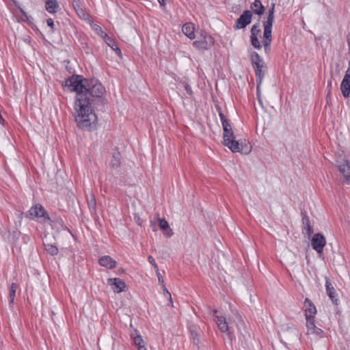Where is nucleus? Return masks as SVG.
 Instances as JSON below:
<instances>
[{
  "label": "nucleus",
  "mask_w": 350,
  "mask_h": 350,
  "mask_svg": "<svg viewBox=\"0 0 350 350\" xmlns=\"http://www.w3.org/2000/svg\"><path fill=\"white\" fill-rule=\"evenodd\" d=\"M252 13L250 10H245L237 20L234 28L237 29H243L251 23Z\"/></svg>",
  "instance_id": "1a4fd4ad"
},
{
  "label": "nucleus",
  "mask_w": 350,
  "mask_h": 350,
  "mask_svg": "<svg viewBox=\"0 0 350 350\" xmlns=\"http://www.w3.org/2000/svg\"><path fill=\"white\" fill-rule=\"evenodd\" d=\"M111 167L115 170H118L121 165L120 154L118 151L113 153L112 159L110 162Z\"/></svg>",
  "instance_id": "aec40b11"
},
{
  "label": "nucleus",
  "mask_w": 350,
  "mask_h": 350,
  "mask_svg": "<svg viewBox=\"0 0 350 350\" xmlns=\"http://www.w3.org/2000/svg\"><path fill=\"white\" fill-rule=\"evenodd\" d=\"M148 262L152 265H154V264H156V262L154 260V259L153 258V257L152 256H149L148 257Z\"/></svg>",
  "instance_id": "37998d69"
},
{
  "label": "nucleus",
  "mask_w": 350,
  "mask_h": 350,
  "mask_svg": "<svg viewBox=\"0 0 350 350\" xmlns=\"http://www.w3.org/2000/svg\"><path fill=\"white\" fill-rule=\"evenodd\" d=\"M251 8L254 12L259 16H261L265 12V7L262 4L260 0H255L251 5Z\"/></svg>",
  "instance_id": "412c9836"
},
{
  "label": "nucleus",
  "mask_w": 350,
  "mask_h": 350,
  "mask_svg": "<svg viewBox=\"0 0 350 350\" xmlns=\"http://www.w3.org/2000/svg\"><path fill=\"white\" fill-rule=\"evenodd\" d=\"M191 337L193 340V342L196 343V344H198L199 342V339H198V334L197 333V332H196L195 330H191Z\"/></svg>",
  "instance_id": "72a5a7b5"
},
{
  "label": "nucleus",
  "mask_w": 350,
  "mask_h": 350,
  "mask_svg": "<svg viewBox=\"0 0 350 350\" xmlns=\"http://www.w3.org/2000/svg\"><path fill=\"white\" fill-rule=\"evenodd\" d=\"M343 80L350 81V70L347 69L346 70Z\"/></svg>",
  "instance_id": "a19ab883"
},
{
  "label": "nucleus",
  "mask_w": 350,
  "mask_h": 350,
  "mask_svg": "<svg viewBox=\"0 0 350 350\" xmlns=\"http://www.w3.org/2000/svg\"><path fill=\"white\" fill-rule=\"evenodd\" d=\"M72 7L75 9L77 15L81 18H86L87 14L82 7V1L81 0H73L72 1Z\"/></svg>",
  "instance_id": "f3484780"
},
{
  "label": "nucleus",
  "mask_w": 350,
  "mask_h": 350,
  "mask_svg": "<svg viewBox=\"0 0 350 350\" xmlns=\"http://www.w3.org/2000/svg\"><path fill=\"white\" fill-rule=\"evenodd\" d=\"M219 117L223 126V131H232V127L225 115L219 112Z\"/></svg>",
  "instance_id": "bb28decb"
},
{
  "label": "nucleus",
  "mask_w": 350,
  "mask_h": 350,
  "mask_svg": "<svg viewBox=\"0 0 350 350\" xmlns=\"http://www.w3.org/2000/svg\"><path fill=\"white\" fill-rule=\"evenodd\" d=\"M99 264L100 266L105 267L109 269H114L117 262L109 256H103L99 259Z\"/></svg>",
  "instance_id": "4468645a"
},
{
  "label": "nucleus",
  "mask_w": 350,
  "mask_h": 350,
  "mask_svg": "<svg viewBox=\"0 0 350 350\" xmlns=\"http://www.w3.org/2000/svg\"><path fill=\"white\" fill-rule=\"evenodd\" d=\"M163 288V291H164V294L167 296L169 297V299H170V303H172V297H171V294L168 291V290L166 288V287L165 286V285L162 286Z\"/></svg>",
  "instance_id": "ea45409f"
},
{
  "label": "nucleus",
  "mask_w": 350,
  "mask_h": 350,
  "mask_svg": "<svg viewBox=\"0 0 350 350\" xmlns=\"http://www.w3.org/2000/svg\"><path fill=\"white\" fill-rule=\"evenodd\" d=\"M108 284L111 286L114 293H120L125 291L126 284L125 282L118 278H109Z\"/></svg>",
  "instance_id": "9d476101"
},
{
  "label": "nucleus",
  "mask_w": 350,
  "mask_h": 350,
  "mask_svg": "<svg viewBox=\"0 0 350 350\" xmlns=\"http://www.w3.org/2000/svg\"><path fill=\"white\" fill-rule=\"evenodd\" d=\"M216 323L221 332L227 333L231 341L238 340V343L243 348L248 347L247 338L250 337V334L246 332L245 323L237 311L234 314L233 319L229 318L228 321L225 317H217Z\"/></svg>",
  "instance_id": "f03ea898"
},
{
  "label": "nucleus",
  "mask_w": 350,
  "mask_h": 350,
  "mask_svg": "<svg viewBox=\"0 0 350 350\" xmlns=\"http://www.w3.org/2000/svg\"><path fill=\"white\" fill-rule=\"evenodd\" d=\"M251 61L256 77L257 93L258 94L260 85L262 83V78L264 77L262 69L264 67L265 64L262 58L256 52H253L251 54Z\"/></svg>",
  "instance_id": "7ed1b4c3"
},
{
  "label": "nucleus",
  "mask_w": 350,
  "mask_h": 350,
  "mask_svg": "<svg viewBox=\"0 0 350 350\" xmlns=\"http://www.w3.org/2000/svg\"><path fill=\"white\" fill-rule=\"evenodd\" d=\"M325 287H326V292L327 295L329 297L332 302L337 305L338 304V299H337V293L336 292V290L332 285V283L329 280V279L326 277L325 278Z\"/></svg>",
  "instance_id": "ddd939ff"
},
{
  "label": "nucleus",
  "mask_w": 350,
  "mask_h": 350,
  "mask_svg": "<svg viewBox=\"0 0 350 350\" xmlns=\"http://www.w3.org/2000/svg\"><path fill=\"white\" fill-rule=\"evenodd\" d=\"M104 40H105V42L107 44V45L109 46H110L111 48V49H113L119 57L122 56V53H121L120 49L117 46L116 43L112 38H111L108 36Z\"/></svg>",
  "instance_id": "4be33fe9"
},
{
  "label": "nucleus",
  "mask_w": 350,
  "mask_h": 350,
  "mask_svg": "<svg viewBox=\"0 0 350 350\" xmlns=\"http://www.w3.org/2000/svg\"><path fill=\"white\" fill-rule=\"evenodd\" d=\"M349 46V53H350V45H348Z\"/></svg>",
  "instance_id": "603ef678"
},
{
  "label": "nucleus",
  "mask_w": 350,
  "mask_h": 350,
  "mask_svg": "<svg viewBox=\"0 0 350 350\" xmlns=\"http://www.w3.org/2000/svg\"><path fill=\"white\" fill-rule=\"evenodd\" d=\"M328 86H329V87H331V86H332V81H329L328 82Z\"/></svg>",
  "instance_id": "8fccbe9b"
},
{
  "label": "nucleus",
  "mask_w": 350,
  "mask_h": 350,
  "mask_svg": "<svg viewBox=\"0 0 350 350\" xmlns=\"http://www.w3.org/2000/svg\"><path fill=\"white\" fill-rule=\"evenodd\" d=\"M46 24L49 27L51 28L52 31H54V21L52 18H48L46 20Z\"/></svg>",
  "instance_id": "e433bc0d"
},
{
  "label": "nucleus",
  "mask_w": 350,
  "mask_h": 350,
  "mask_svg": "<svg viewBox=\"0 0 350 350\" xmlns=\"http://www.w3.org/2000/svg\"><path fill=\"white\" fill-rule=\"evenodd\" d=\"M261 29L260 27V23L254 25L251 29V37H258L260 36Z\"/></svg>",
  "instance_id": "c756f323"
},
{
  "label": "nucleus",
  "mask_w": 350,
  "mask_h": 350,
  "mask_svg": "<svg viewBox=\"0 0 350 350\" xmlns=\"http://www.w3.org/2000/svg\"><path fill=\"white\" fill-rule=\"evenodd\" d=\"M304 308L306 319H314L317 314V309L315 306L308 298L305 299Z\"/></svg>",
  "instance_id": "9b49d317"
},
{
  "label": "nucleus",
  "mask_w": 350,
  "mask_h": 350,
  "mask_svg": "<svg viewBox=\"0 0 350 350\" xmlns=\"http://www.w3.org/2000/svg\"><path fill=\"white\" fill-rule=\"evenodd\" d=\"M217 312L218 311L216 309L213 310V314H214V316L215 317L216 319H217V317H219L218 315H217Z\"/></svg>",
  "instance_id": "09e8293b"
},
{
  "label": "nucleus",
  "mask_w": 350,
  "mask_h": 350,
  "mask_svg": "<svg viewBox=\"0 0 350 350\" xmlns=\"http://www.w3.org/2000/svg\"><path fill=\"white\" fill-rule=\"evenodd\" d=\"M157 275L159 284H161L162 286H163L164 285V281H163V277H162L161 274L160 273H158L157 274Z\"/></svg>",
  "instance_id": "79ce46f5"
},
{
  "label": "nucleus",
  "mask_w": 350,
  "mask_h": 350,
  "mask_svg": "<svg viewBox=\"0 0 350 350\" xmlns=\"http://www.w3.org/2000/svg\"><path fill=\"white\" fill-rule=\"evenodd\" d=\"M326 241L324 236L320 233L314 234L312 240L311 245L312 248L319 254L323 252V247L325 245Z\"/></svg>",
  "instance_id": "6e6552de"
},
{
  "label": "nucleus",
  "mask_w": 350,
  "mask_h": 350,
  "mask_svg": "<svg viewBox=\"0 0 350 350\" xmlns=\"http://www.w3.org/2000/svg\"><path fill=\"white\" fill-rule=\"evenodd\" d=\"M307 334L319 336L322 334L321 329L317 327L314 324V319H306Z\"/></svg>",
  "instance_id": "f8f14e48"
},
{
  "label": "nucleus",
  "mask_w": 350,
  "mask_h": 350,
  "mask_svg": "<svg viewBox=\"0 0 350 350\" xmlns=\"http://www.w3.org/2000/svg\"><path fill=\"white\" fill-rule=\"evenodd\" d=\"M65 87L77 93V114L75 121L81 129H96L97 117L93 107L107 103L102 96L105 87L95 79H87L81 75H72L65 81Z\"/></svg>",
  "instance_id": "f257e3e1"
},
{
  "label": "nucleus",
  "mask_w": 350,
  "mask_h": 350,
  "mask_svg": "<svg viewBox=\"0 0 350 350\" xmlns=\"http://www.w3.org/2000/svg\"><path fill=\"white\" fill-rule=\"evenodd\" d=\"M275 4L274 3H272L269 8L268 12H267V17L266 21H274V12H275Z\"/></svg>",
  "instance_id": "c85d7f7f"
},
{
  "label": "nucleus",
  "mask_w": 350,
  "mask_h": 350,
  "mask_svg": "<svg viewBox=\"0 0 350 350\" xmlns=\"http://www.w3.org/2000/svg\"><path fill=\"white\" fill-rule=\"evenodd\" d=\"M93 29L97 33L98 35L100 36L104 39L108 36V35L104 32L101 27L98 25H94Z\"/></svg>",
  "instance_id": "2f4dec72"
},
{
  "label": "nucleus",
  "mask_w": 350,
  "mask_h": 350,
  "mask_svg": "<svg viewBox=\"0 0 350 350\" xmlns=\"http://www.w3.org/2000/svg\"><path fill=\"white\" fill-rule=\"evenodd\" d=\"M340 90L342 96L345 98H347L350 95V81L343 80L340 84Z\"/></svg>",
  "instance_id": "5701e85b"
},
{
  "label": "nucleus",
  "mask_w": 350,
  "mask_h": 350,
  "mask_svg": "<svg viewBox=\"0 0 350 350\" xmlns=\"http://www.w3.org/2000/svg\"><path fill=\"white\" fill-rule=\"evenodd\" d=\"M152 266L154 267V269H155V271H156L157 274L158 273H160V272H159V267H158V266H157V263H156V264H154V265H152Z\"/></svg>",
  "instance_id": "a18cd8bd"
},
{
  "label": "nucleus",
  "mask_w": 350,
  "mask_h": 350,
  "mask_svg": "<svg viewBox=\"0 0 350 350\" xmlns=\"http://www.w3.org/2000/svg\"><path fill=\"white\" fill-rule=\"evenodd\" d=\"M262 44L264 46L265 53H268L270 51V46H271V42L262 41Z\"/></svg>",
  "instance_id": "f704fd0d"
},
{
  "label": "nucleus",
  "mask_w": 350,
  "mask_h": 350,
  "mask_svg": "<svg viewBox=\"0 0 350 350\" xmlns=\"http://www.w3.org/2000/svg\"><path fill=\"white\" fill-rule=\"evenodd\" d=\"M134 220L139 226L142 225L143 221L137 214L134 215Z\"/></svg>",
  "instance_id": "4c0bfd02"
},
{
  "label": "nucleus",
  "mask_w": 350,
  "mask_h": 350,
  "mask_svg": "<svg viewBox=\"0 0 350 350\" xmlns=\"http://www.w3.org/2000/svg\"><path fill=\"white\" fill-rule=\"evenodd\" d=\"M131 336H132L133 342L137 347H139V346H142V345H144V340H143V338H142V336L140 334H137L135 336H133L132 335Z\"/></svg>",
  "instance_id": "7c9ffc66"
},
{
  "label": "nucleus",
  "mask_w": 350,
  "mask_h": 350,
  "mask_svg": "<svg viewBox=\"0 0 350 350\" xmlns=\"http://www.w3.org/2000/svg\"><path fill=\"white\" fill-rule=\"evenodd\" d=\"M303 224L304 225V230H306V234L308 236H310L313 233V227L310 224L308 217L306 215H304L303 218Z\"/></svg>",
  "instance_id": "393cba45"
},
{
  "label": "nucleus",
  "mask_w": 350,
  "mask_h": 350,
  "mask_svg": "<svg viewBox=\"0 0 350 350\" xmlns=\"http://www.w3.org/2000/svg\"><path fill=\"white\" fill-rule=\"evenodd\" d=\"M152 266L154 267V269H155V271H156L157 274L158 273H160V272H159V267H158V266H157V263H156V264H154V265H152Z\"/></svg>",
  "instance_id": "49530a36"
},
{
  "label": "nucleus",
  "mask_w": 350,
  "mask_h": 350,
  "mask_svg": "<svg viewBox=\"0 0 350 350\" xmlns=\"http://www.w3.org/2000/svg\"><path fill=\"white\" fill-rule=\"evenodd\" d=\"M202 38L196 40L193 42V45L201 50H207L211 47L214 43L213 38L206 33L202 34Z\"/></svg>",
  "instance_id": "0eeeda50"
},
{
  "label": "nucleus",
  "mask_w": 350,
  "mask_h": 350,
  "mask_svg": "<svg viewBox=\"0 0 350 350\" xmlns=\"http://www.w3.org/2000/svg\"><path fill=\"white\" fill-rule=\"evenodd\" d=\"M158 2L161 6H163L165 5V0H158Z\"/></svg>",
  "instance_id": "c03bdc74"
},
{
  "label": "nucleus",
  "mask_w": 350,
  "mask_h": 350,
  "mask_svg": "<svg viewBox=\"0 0 350 350\" xmlns=\"http://www.w3.org/2000/svg\"><path fill=\"white\" fill-rule=\"evenodd\" d=\"M336 166L343 176L344 181L350 185V161L344 158H341V155L336 160Z\"/></svg>",
  "instance_id": "39448f33"
},
{
  "label": "nucleus",
  "mask_w": 350,
  "mask_h": 350,
  "mask_svg": "<svg viewBox=\"0 0 350 350\" xmlns=\"http://www.w3.org/2000/svg\"><path fill=\"white\" fill-rule=\"evenodd\" d=\"M59 4L57 0H46L45 9L51 14H55L59 10Z\"/></svg>",
  "instance_id": "a211bd4d"
},
{
  "label": "nucleus",
  "mask_w": 350,
  "mask_h": 350,
  "mask_svg": "<svg viewBox=\"0 0 350 350\" xmlns=\"http://www.w3.org/2000/svg\"><path fill=\"white\" fill-rule=\"evenodd\" d=\"M349 70H350V60L349 61V63H348V68Z\"/></svg>",
  "instance_id": "3c124183"
},
{
  "label": "nucleus",
  "mask_w": 350,
  "mask_h": 350,
  "mask_svg": "<svg viewBox=\"0 0 350 350\" xmlns=\"http://www.w3.org/2000/svg\"><path fill=\"white\" fill-rule=\"evenodd\" d=\"M184 88H185V91L187 92V93L189 95H191L192 94L193 92H192L191 86L189 84L185 83L184 84Z\"/></svg>",
  "instance_id": "58836bf2"
},
{
  "label": "nucleus",
  "mask_w": 350,
  "mask_h": 350,
  "mask_svg": "<svg viewBox=\"0 0 350 350\" xmlns=\"http://www.w3.org/2000/svg\"><path fill=\"white\" fill-rule=\"evenodd\" d=\"M340 155H341V158H344L345 157V159H347V156L345 154L344 151L342 150H339L336 153V161L340 157Z\"/></svg>",
  "instance_id": "c9c22d12"
},
{
  "label": "nucleus",
  "mask_w": 350,
  "mask_h": 350,
  "mask_svg": "<svg viewBox=\"0 0 350 350\" xmlns=\"http://www.w3.org/2000/svg\"><path fill=\"white\" fill-rule=\"evenodd\" d=\"M29 214L41 222L49 221L48 213L41 204H36L29 211Z\"/></svg>",
  "instance_id": "423d86ee"
},
{
  "label": "nucleus",
  "mask_w": 350,
  "mask_h": 350,
  "mask_svg": "<svg viewBox=\"0 0 350 350\" xmlns=\"http://www.w3.org/2000/svg\"><path fill=\"white\" fill-rule=\"evenodd\" d=\"M223 144L228 146L233 152L243 150V142L236 140L233 133H224Z\"/></svg>",
  "instance_id": "20e7f679"
},
{
  "label": "nucleus",
  "mask_w": 350,
  "mask_h": 350,
  "mask_svg": "<svg viewBox=\"0 0 350 350\" xmlns=\"http://www.w3.org/2000/svg\"><path fill=\"white\" fill-rule=\"evenodd\" d=\"M138 350H147L145 345H143L142 346L138 347Z\"/></svg>",
  "instance_id": "de8ad7c7"
},
{
  "label": "nucleus",
  "mask_w": 350,
  "mask_h": 350,
  "mask_svg": "<svg viewBox=\"0 0 350 350\" xmlns=\"http://www.w3.org/2000/svg\"><path fill=\"white\" fill-rule=\"evenodd\" d=\"M159 226L167 237H170L173 235L172 230L170 228V225L165 219H159Z\"/></svg>",
  "instance_id": "6ab92c4d"
},
{
  "label": "nucleus",
  "mask_w": 350,
  "mask_h": 350,
  "mask_svg": "<svg viewBox=\"0 0 350 350\" xmlns=\"http://www.w3.org/2000/svg\"><path fill=\"white\" fill-rule=\"evenodd\" d=\"M44 247H45V250L51 254V255H56L57 253H58V249L57 247L53 245V244H51L48 242L47 239H46L45 241H44Z\"/></svg>",
  "instance_id": "a878e982"
},
{
  "label": "nucleus",
  "mask_w": 350,
  "mask_h": 350,
  "mask_svg": "<svg viewBox=\"0 0 350 350\" xmlns=\"http://www.w3.org/2000/svg\"><path fill=\"white\" fill-rule=\"evenodd\" d=\"M18 286L16 283H12L10 288V305L14 304V297Z\"/></svg>",
  "instance_id": "cd10ccee"
},
{
  "label": "nucleus",
  "mask_w": 350,
  "mask_h": 350,
  "mask_svg": "<svg viewBox=\"0 0 350 350\" xmlns=\"http://www.w3.org/2000/svg\"><path fill=\"white\" fill-rule=\"evenodd\" d=\"M87 202L88 207L90 208V211L92 215H96V202L95 197L93 194H90V196H88L87 198Z\"/></svg>",
  "instance_id": "b1692460"
},
{
  "label": "nucleus",
  "mask_w": 350,
  "mask_h": 350,
  "mask_svg": "<svg viewBox=\"0 0 350 350\" xmlns=\"http://www.w3.org/2000/svg\"><path fill=\"white\" fill-rule=\"evenodd\" d=\"M251 151V147L249 148L248 149V152Z\"/></svg>",
  "instance_id": "864d4df0"
},
{
  "label": "nucleus",
  "mask_w": 350,
  "mask_h": 350,
  "mask_svg": "<svg viewBox=\"0 0 350 350\" xmlns=\"http://www.w3.org/2000/svg\"><path fill=\"white\" fill-rule=\"evenodd\" d=\"M273 22L269 21H264L263 22V27H264V32H263V40L262 41H267V42H271L272 41V26H273Z\"/></svg>",
  "instance_id": "2eb2a0df"
},
{
  "label": "nucleus",
  "mask_w": 350,
  "mask_h": 350,
  "mask_svg": "<svg viewBox=\"0 0 350 350\" xmlns=\"http://www.w3.org/2000/svg\"><path fill=\"white\" fill-rule=\"evenodd\" d=\"M194 30V25L192 23H186L182 27L183 33L191 40L195 38Z\"/></svg>",
  "instance_id": "dca6fc26"
},
{
  "label": "nucleus",
  "mask_w": 350,
  "mask_h": 350,
  "mask_svg": "<svg viewBox=\"0 0 350 350\" xmlns=\"http://www.w3.org/2000/svg\"><path fill=\"white\" fill-rule=\"evenodd\" d=\"M251 43L254 48L257 49H262V44L258 40V37H251Z\"/></svg>",
  "instance_id": "473e14b6"
}]
</instances>
